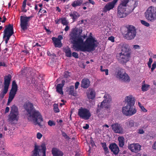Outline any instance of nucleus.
<instances>
[{"mask_svg": "<svg viewBox=\"0 0 156 156\" xmlns=\"http://www.w3.org/2000/svg\"><path fill=\"white\" fill-rule=\"evenodd\" d=\"M112 129L115 133L123 134L124 133V130L122 125L118 123L115 122L111 125Z\"/></svg>", "mask_w": 156, "mask_h": 156, "instance_id": "11", "label": "nucleus"}, {"mask_svg": "<svg viewBox=\"0 0 156 156\" xmlns=\"http://www.w3.org/2000/svg\"><path fill=\"white\" fill-rule=\"evenodd\" d=\"M62 135L66 139H69V138L65 132H62Z\"/></svg>", "mask_w": 156, "mask_h": 156, "instance_id": "53", "label": "nucleus"}, {"mask_svg": "<svg viewBox=\"0 0 156 156\" xmlns=\"http://www.w3.org/2000/svg\"><path fill=\"white\" fill-rule=\"evenodd\" d=\"M29 118L32 119L34 125H37L41 128L42 127L43 125L42 123L43 120L42 116L40 112L35 109L28 116Z\"/></svg>", "mask_w": 156, "mask_h": 156, "instance_id": "2", "label": "nucleus"}, {"mask_svg": "<svg viewBox=\"0 0 156 156\" xmlns=\"http://www.w3.org/2000/svg\"><path fill=\"white\" fill-rule=\"evenodd\" d=\"M81 86L84 88H87L88 87V79L84 78L82 80Z\"/></svg>", "mask_w": 156, "mask_h": 156, "instance_id": "32", "label": "nucleus"}, {"mask_svg": "<svg viewBox=\"0 0 156 156\" xmlns=\"http://www.w3.org/2000/svg\"><path fill=\"white\" fill-rule=\"evenodd\" d=\"M65 82V80H62V83L57 84L56 87L57 92L61 95L63 94L62 89L64 85V83Z\"/></svg>", "mask_w": 156, "mask_h": 156, "instance_id": "23", "label": "nucleus"}, {"mask_svg": "<svg viewBox=\"0 0 156 156\" xmlns=\"http://www.w3.org/2000/svg\"><path fill=\"white\" fill-rule=\"evenodd\" d=\"M57 39L61 41V40L63 39V37L61 35H59L58 36V38H57Z\"/></svg>", "mask_w": 156, "mask_h": 156, "instance_id": "61", "label": "nucleus"}, {"mask_svg": "<svg viewBox=\"0 0 156 156\" xmlns=\"http://www.w3.org/2000/svg\"><path fill=\"white\" fill-rule=\"evenodd\" d=\"M69 15L72 18L73 22H75L80 16L78 12L76 11H73L72 12L70 13Z\"/></svg>", "mask_w": 156, "mask_h": 156, "instance_id": "27", "label": "nucleus"}, {"mask_svg": "<svg viewBox=\"0 0 156 156\" xmlns=\"http://www.w3.org/2000/svg\"><path fill=\"white\" fill-rule=\"evenodd\" d=\"M70 73L68 71H65L64 73V77L65 78H68L70 77Z\"/></svg>", "mask_w": 156, "mask_h": 156, "instance_id": "44", "label": "nucleus"}, {"mask_svg": "<svg viewBox=\"0 0 156 156\" xmlns=\"http://www.w3.org/2000/svg\"><path fill=\"white\" fill-rule=\"evenodd\" d=\"M9 108L8 107H7L5 109V113H8L9 112Z\"/></svg>", "mask_w": 156, "mask_h": 156, "instance_id": "62", "label": "nucleus"}, {"mask_svg": "<svg viewBox=\"0 0 156 156\" xmlns=\"http://www.w3.org/2000/svg\"><path fill=\"white\" fill-rule=\"evenodd\" d=\"M91 139V141L90 144L91 145V146L92 147H93L94 146H95V145L94 143V141L92 140V139L91 137L90 138Z\"/></svg>", "mask_w": 156, "mask_h": 156, "instance_id": "58", "label": "nucleus"}, {"mask_svg": "<svg viewBox=\"0 0 156 156\" xmlns=\"http://www.w3.org/2000/svg\"><path fill=\"white\" fill-rule=\"evenodd\" d=\"M72 55L75 58H78V55L77 53L76 52H73L72 53Z\"/></svg>", "mask_w": 156, "mask_h": 156, "instance_id": "50", "label": "nucleus"}, {"mask_svg": "<svg viewBox=\"0 0 156 156\" xmlns=\"http://www.w3.org/2000/svg\"><path fill=\"white\" fill-rule=\"evenodd\" d=\"M135 101V99L132 95H129L126 96L125 98V102L126 104L125 106H133Z\"/></svg>", "mask_w": 156, "mask_h": 156, "instance_id": "14", "label": "nucleus"}, {"mask_svg": "<svg viewBox=\"0 0 156 156\" xmlns=\"http://www.w3.org/2000/svg\"><path fill=\"white\" fill-rule=\"evenodd\" d=\"M48 124L50 126H55V122L52 121L50 120L48 122Z\"/></svg>", "mask_w": 156, "mask_h": 156, "instance_id": "46", "label": "nucleus"}, {"mask_svg": "<svg viewBox=\"0 0 156 156\" xmlns=\"http://www.w3.org/2000/svg\"><path fill=\"white\" fill-rule=\"evenodd\" d=\"M141 23L142 24L146 27H148L150 26L149 24L144 20H141Z\"/></svg>", "mask_w": 156, "mask_h": 156, "instance_id": "47", "label": "nucleus"}, {"mask_svg": "<svg viewBox=\"0 0 156 156\" xmlns=\"http://www.w3.org/2000/svg\"><path fill=\"white\" fill-rule=\"evenodd\" d=\"M42 136V134L40 133H38L37 134V139H40Z\"/></svg>", "mask_w": 156, "mask_h": 156, "instance_id": "54", "label": "nucleus"}, {"mask_svg": "<svg viewBox=\"0 0 156 156\" xmlns=\"http://www.w3.org/2000/svg\"><path fill=\"white\" fill-rule=\"evenodd\" d=\"M27 0H24L23 2L22 6V12H27V10L25 9L26 7Z\"/></svg>", "mask_w": 156, "mask_h": 156, "instance_id": "39", "label": "nucleus"}, {"mask_svg": "<svg viewBox=\"0 0 156 156\" xmlns=\"http://www.w3.org/2000/svg\"><path fill=\"white\" fill-rule=\"evenodd\" d=\"M96 96V93L94 89L90 88L88 90V101L90 102V105L91 106L94 105V99Z\"/></svg>", "mask_w": 156, "mask_h": 156, "instance_id": "12", "label": "nucleus"}, {"mask_svg": "<svg viewBox=\"0 0 156 156\" xmlns=\"http://www.w3.org/2000/svg\"><path fill=\"white\" fill-rule=\"evenodd\" d=\"M18 90V86L15 80H13L12 83V87L9 92V98L13 99L14 98Z\"/></svg>", "mask_w": 156, "mask_h": 156, "instance_id": "13", "label": "nucleus"}, {"mask_svg": "<svg viewBox=\"0 0 156 156\" xmlns=\"http://www.w3.org/2000/svg\"><path fill=\"white\" fill-rule=\"evenodd\" d=\"M100 68H101L100 69H101V71H102V72H105V74L106 75H108V69H102V68H103V66H100Z\"/></svg>", "mask_w": 156, "mask_h": 156, "instance_id": "49", "label": "nucleus"}, {"mask_svg": "<svg viewBox=\"0 0 156 156\" xmlns=\"http://www.w3.org/2000/svg\"><path fill=\"white\" fill-rule=\"evenodd\" d=\"M150 87V85L148 84H144L142 86V90L144 91L147 90Z\"/></svg>", "mask_w": 156, "mask_h": 156, "instance_id": "42", "label": "nucleus"}, {"mask_svg": "<svg viewBox=\"0 0 156 156\" xmlns=\"http://www.w3.org/2000/svg\"><path fill=\"white\" fill-rule=\"evenodd\" d=\"M121 45L122 47L121 54H129V45L125 43L121 44Z\"/></svg>", "mask_w": 156, "mask_h": 156, "instance_id": "21", "label": "nucleus"}, {"mask_svg": "<svg viewBox=\"0 0 156 156\" xmlns=\"http://www.w3.org/2000/svg\"><path fill=\"white\" fill-rule=\"evenodd\" d=\"M156 67V62H154L153 63V64L152 65V67L151 68V70L152 71H153L154 70V69Z\"/></svg>", "mask_w": 156, "mask_h": 156, "instance_id": "51", "label": "nucleus"}, {"mask_svg": "<svg viewBox=\"0 0 156 156\" xmlns=\"http://www.w3.org/2000/svg\"><path fill=\"white\" fill-rule=\"evenodd\" d=\"M19 115L18 108L15 105H13L11 107L10 113L8 115L9 122L11 124L15 123V122H17L18 121Z\"/></svg>", "mask_w": 156, "mask_h": 156, "instance_id": "3", "label": "nucleus"}, {"mask_svg": "<svg viewBox=\"0 0 156 156\" xmlns=\"http://www.w3.org/2000/svg\"><path fill=\"white\" fill-rule=\"evenodd\" d=\"M147 20L153 22L156 20V9L151 6L147 10L145 13Z\"/></svg>", "mask_w": 156, "mask_h": 156, "instance_id": "8", "label": "nucleus"}, {"mask_svg": "<svg viewBox=\"0 0 156 156\" xmlns=\"http://www.w3.org/2000/svg\"><path fill=\"white\" fill-rule=\"evenodd\" d=\"M64 52L66 54V56L68 57H70L72 56V52L70 49L68 48L65 49L64 50Z\"/></svg>", "mask_w": 156, "mask_h": 156, "instance_id": "36", "label": "nucleus"}, {"mask_svg": "<svg viewBox=\"0 0 156 156\" xmlns=\"http://www.w3.org/2000/svg\"><path fill=\"white\" fill-rule=\"evenodd\" d=\"M128 148L132 152L137 153L140 150L141 146L138 144H133L129 145Z\"/></svg>", "mask_w": 156, "mask_h": 156, "instance_id": "18", "label": "nucleus"}, {"mask_svg": "<svg viewBox=\"0 0 156 156\" xmlns=\"http://www.w3.org/2000/svg\"><path fill=\"white\" fill-rule=\"evenodd\" d=\"M104 97L105 99L103 101H105V102H107L109 103H111L112 101V99L109 94H105Z\"/></svg>", "mask_w": 156, "mask_h": 156, "instance_id": "37", "label": "nucleus"}, {"mask_svg": "<svg viewBox=\"0 0 156 156\" xmlns=\"http://www.w3.org/2000/svg\"><path fill=\"white\" fill-rule=\"evenodd\" d=\"M8 90V89L4 88L3 90L0 94V101H2L4 98L5 95L7 92Z\"/></svg>", "mask_w": 156, "mask_h": 156, "instance_id": "38", "label": "nucleus"}, {"mask_svg": "<svg viewBox=\"0 0 156 156\" xmlns=\"http://www.w3.org/2000/svg\"><path fill=\"white\" fill-rule=\"evenodd\" d=\"M54 110L55 112L57 113L59 112L60 110L57 104H54Z\"/></svg>", "mask_w": 156, "mask_h": 156, "instance_id": "43", "label": "nucleus"}, {"mask_svg": "<svg viewBox=\"0 0 156 156\" xmlns=\"http://www.w3.org/2000/svg\"><path fill=\"white\" fill-rule=\"evenodd\" d=\"M79 84L80 83L79 82L77 81L76 82L75 84V90L77 89L78 88Z\"/></svg>", "mask_w": 156, "mask_h": 156, "instance_id": "55", "label": "nucleus"}, {"mask_svg": "<svg viewBox=\"0 0 156 156\" xmlns=\"http://www.w3.org/2000/svg\"><path fill=\"white\" fill-rule=\"evenodd\" d=\"M129 2V0H123L122 2V6H123L122 7H125L126 6L127 4Z\"/></svg>", "mask_w": 156, "mask_h": 156, "instance_id": "48", "label": "nucleus"}, {"mask_svg": "<svg viewBox=\"0 0 156 156\" xmlns=\"http://www.w3.org/2000/svg\"><path fill=\"white\" fill-rule=\"evenodd\" d=\"M136 34V29L135 27L131 25H129L127 27L124 37L127 40H130L134 38Z\"/></svg>", "mask_w": 156, "mask_h": 156, "instance_id": "5", "label": "nucleus"}, {"mask_svg": "<svg viewBox=\"0 0 156 156\" xmlns=\"http://www.w3.org/2000/svg\"><path fill=\"white\" fill-rule=\"evenodd\" d=\"M117 1L118 0H113L112 2H110L114 6L115 5L117 2Z\"/></svg>", "mask_w": 156, "mask_h": 156, "instance_id": "60", "label": "nucleus"}, {"mask_svg": "<svg viewBox=\"0 0 156 156\" xmlns=\"http://www.w3.org/2000/svg\"><path fill=\"white\" fill-rule=\"evenodd\" d=\"M122 112L126 116H131L135 114L137 110L133 106H124L122 108Z\"/></svg>", "mask_w": 156, "mask_h": 156, "instance_id": "10", "label": "nucleus"}, {"mask_svg": "<svg viewBox=\"0 0 156 156\" xmlns=\"http://www.w3.org/2000/svg\"><path fill=\"white\" fill-rule=\"evenodd\" d=\"M109 147L111 151L113 152V154L115 155L118 154L119 150L118 147L116 144L112 143L110 144Z\"/></svg>", "mask_w": 156, "mask_h": 156, "instance_id": "22", "label": "nucleus"}, {"mask_svg": "<svg viewBox=\"0 0 156 156\" xmlns=\"http://www.w3.org/2000/svg\"><path fill=\"white\" fill-rule=\"evenodd\" d=\"M153 148L154 149H156V142H155L152 146Z\"/></svg>", "mask_w": 156, "mask_h": 156, "instance_id": "64", "label": "nucleus"}, {"mask_svg": "<svg viewBox=\"0 0 156 156\" xmlns=\"http://www.w3.org/2000/svg\"><path fill=\"white\" fill-rule=\"evenodd\" d=\"M121 80L124 82H129L130 81V79L128 74L125 73L121 77Z\"/></svg>", "mask_w": 156, "mask_h": 156, "instance_id": "34", "label": "nucleus"}, {"mask_svg": "<svg viewBox=\"0 0 156 156\" xmlns=\"http://www.w3.org/2000/svg\"><path fill=\"white\" fill-rule=\"evenodd\" d=\"M98 106L100 110L101 108H104L105 109H107L109 108L110 107V103L107 102L103 101L101 103L100 105H98Z\"/></svg>", "mask_w": 156, "mask_h": 156, "instance_id": "28", "label": "nucleus"}, {"mask_svg": "<svg viewBox=\"0 0 156 156\" xmlns=\"http://www.w3.org/2000/svg\"><path fill=\"white\" fill-rule=\"evenodd\" d=\"M82 29L73 30L70 34V40L73 44V48L77 51H88V37L86 35H81Z\"/></svg>", "mask_w": 156, "mask_h": 156, "instance_id": "1", "label": "nucleus"}, {"mask_svg": "<svg viewBox=\"0 0 156 156\" xmlns=\"http://www.w3.org/2000/svg\"><path fill=\"white\" fill-rule=\"evenodd\" d=\"M125 73V72L124 71V70L122 69H119L116 72V76L117 78L121 80V77L122 76V75H123Z\"/></svg>", "mask_w": 156, "mask_h": 156, "instance_id": "29", "label": "nucleus"}, {"mask_svg": "<svg viewBox=\"0 0 156 156\" xmlns=\"http://www.w3.org/2000/svg\"><path fill=\"white\" fill-rule=\"evenodd\" d=\"M82 3L81 0H77L74 1L72 4V6L73 7H76L81 5Z\"/></svg>", "mask_w": 156, "mask_h": 156, "instance_id": "33", "label": "nucleus"}, {"mask_svg": "<svg viewBox=\"0 0 156 156\" xmlns=\"http://www.w3.org/2000/svg\"><path fill=\"white\" fill-rule=\"evenodd\" d=\"M52 40L53 41V44L55 47L60 48L62 46V44L61 41L57 39V38L55 37H52Z\"/></svg>", "mask_w": 156, "mask_h": 156, "instance_id": "25", "label": "nucleus"}, {"mask_svg": "<svg viewBox=\"0 0 156 156\" xmlns=\"http://www.w3.org/2000/svg\"><path fill=\"white\" fill-rule=\"evenodd\" d=\"M78 114L80 118L88 119V109L81 107L78 110Z\"/></svg>", "mask_w": 156, "mask_h": 156, "instance_id": "15", "label": "nucleus"}, {"mask_svg": "<svg viewBox=\"0 0 156 156\" xmlns=\"http://www.w3.org/2000/svg\"><path fill=\"white\" fill-rule=\"evenodd\" d=\"M74 86H70L67 87V91L69 92V94L76 97L77 96V93L76 91L74 90Z\"/></svg>", "mask_w": 156, "mask_h": 156, "instance_id": "24", "label": "nucleus"}, {"mask_svg": "<svg viewBox=\"0 0 156 156\" xmlns=\"http://www.w3.org/2000/svg\"><path fill=\"white\" fill-rule=\"evenodd\" d=\"M61 23L63 25H67L69 23L68 21L66 20V18H61Z\"/></svg>", "mask_w": 156, "mask_h": 156, "instance_id": "41", "label": "nucleus"}, {"mask_svg": "<svg viewBox=\"0 0 156 156\" xmlns=\"http://www.w3.org/2000/svg\"><path fill=\"white\" fill-rule=\"evenodd\" d=\"M108 39L112 42L114 41V37L113 36H111L109 37Z\"/></svg>", "mask_w": 156, "mask_h": 156, "instance_id": "57", "label": "nucleus"}, {"mask_svg": "<svg viewBox=\"0 0 156 156\" xmlns=\"http://www.w3.org/2000/svg\"><path fill=\"white\" fill-rule=\"evenodd\" d=\"M101 144L106 153L108 152V149L107 147L106 143H101Z\"/></svg>", "mask_w": 156, "mask_h": 156, "instance_id": "40", "label": "nucleus"}, {"mask_svg": "<svg viewBox=\"0 0 156 156\" xmlns=\"http://www.w3.org/2000/svg\"><path fill=\"white\" fill-rule=\"evenodd\" d=\"M138 105L143 111L145 112H147L146 109L144 108L143 106L141 104L140 102H138Z\"/></svg>", "mask_w": 156, "mask_h": 156, "instance_id": "45", "label": "nucleus"}, {"mask_svg": "<svg viewBox=\"0 0 156 156\" xmlns=\"http://www.w3.org/2000/svg\"><path fill=\"white\" fill-rule=\"evenodd\" d=\"M114 6L110 2L106 4L103 8V12H106L108 11H109L110 9H112Z\"/></svg>", "mask_w": 156, "mask_h": 156, "instance_id": "30", "label": "nucleus"}, {"mask_svg": "<svg viewBox=\"0 0 156 156\" xmlns=\"http://www.w3.org/2000/svg\"><path fill=\"white\" fill-rule=\"evenodd\" d=\"M23 107L27 111V116L35 109L33 104L29 102H26L24 104Z\"/></svg>", "mask_w": 156, "mask_h": 156, "instance_id": "17", "label": "nucleus"}, {"mask_svg": "<svg viewBox=\"0 0 156 156\" xmlns=\"http://www.w3.org/2000/svg\"><path fill=\"white\" fill-rule=\"evenodd\" d=\"M52 154L53 156H63V152L56 148L52 149Z\"/></svg>", "mask_w": 156, "mask_h": 156, "instance_id": "26", "label": "nucleus"}, {"mask_svg": "<svg viewBox=\"0 0 156 156\" xmlns=\"http://www.w3.org/2000/svg\"><path fill=\"white\" fill-rule=\"evenodd\" d=\"M138 130V133L140 134H143L144 133V131L142 129H139Z\"/></svg>", "mask_w": 156, "mask_h": 156, "instance_id": "56", "label": "nucleus"}, {"mask_svg": "<svg viewBox=\"0 0 156 156\" xmlns=\"http://www.w3.org/2000/svg\"><path fill=\"white\" fill-rule=\"evenodd\" d=\"M13 99L11 98H9L8 99V102L7 104V105H9L10 104V103L12 101Z\"/></svg>", "mask_w": 156, "mask_h": 156, "instance_id": "59", "label": "nucleus"}, {"mask_svg": "<svg viewBox=\"0 0 156 156\" xmlns=\"http://www.w3.org/2000/svg\"><path fill=\"white\" fill-rule=\"evenodd\" d=\"M99 43L91 33L88 35V52L94 51L98 46Z\"/></svg>", "mask_w": 156, "mask_h": 156, "instance_id": "6", "label": "nucleus"}, {"mask_svg": "<svg viewBox=\"0 0 156 156\" xmlns=\"http://www.w3.org/2000/svg\"><path fill=\"white\" fill-rule=\"evenodd\" d=\"M46 147L45 144H42L41 146L35 144L31 156H46Z\"/></svg>", "mask_w": 156, "mask_h": 156, "instance_id": "4", "label": "nucleus"}, {"mask_svg": "<svg viewBox=\"0 0 156 156\" xmlns=\"http://www.w3.org/2000/svg\"><path fill=\"white\" fill-rule=\"evenodd\" d=\"M39 7H40V8L39 9V10L38 12V13H42V12L41 11V10L42 9V6H43V4L42 3L39 4L38 5Z\"/></svg>", "mask_w": 156, "mask_h": 156, "instance_id": "52", "label": "nucleus"}, {"mask_svg": "<svg viewBox=\"0 0 156 156\" xmlns=\"http://www.w3.org/2000/svg\"><path fill=\"white\" fill-rule=\"evenodd\" d=\"M12 77V76L10 74L5 76L4 88L8 89Z\"/></svg>", "mask_w": 156, "mask_h": 156, "instance_id": "20", "label": "nucleus"}, {"mask_svg": "<svg viewBox=\"0 0 156 156\" xmlns=\"http://www.w3.org/2000/svg\"><path fill=\"white\" fill-rule=\"evenodd\" d=\"M125 8L119 6L118 8V16L120 18H122L126 17L127 14L125 12Z\"/></svg>", "mask_w": 156, "mask_h": 156, "instance_id": "19", "label": "nucleus"}, {"mask_svg": "<svg viewBox=\"0 0 156 156\" xmlns=\"http://www.w3.org/2000/svg\"><path fill=\"white\" fill-rule=\"evenodd\" d=\"M124 138L122 136H119L118 138L119 142V146L120 147H122L124 144Z\"/></svg>", "mask_w": 156, "mask_h": 156, "instance_id": "35", "label": "nucleus"}, {"mask_svg": "<svg viewBox=\"0 0 156 156\" xmlns=\"http://www.w3.org/2000/svg\"><path fill=\"white\" fill-rule=\"evenodd\" d=\"M135 122L133 120L129 119L125 122V126L127 128H132L134 126Z\"/></svg>", "mask_w": 156, "mask_h": 156, "instance_id": "31", "label": "nucleus"}, {"mask_svg": "<svg viewBox=\"0 0 156 156\" xmlns=\"http://www.w3.org/2000/svg\"><path fill=\"white\" fill-rule=\"evenodd\" d=\"M33 17V16H21L20 17V26L21 31L25 32L29 27L30 19Z\"/></svg>", "mask_w": 156, "mask_h": 156, "instance_id": "7", "label": "nucleus"}, {"mask_svg": "<svg viewBox=\"0 0 156 156\" xmlns=\"http://www.w3.org/2000/svg\"><path fill=\"white\" fill-rule=\"evenodd\" d=\"M3 38H6L5 43L7 44L11 36L14 34L13 25L9 24L5 27L4 31Z\"/></svg>", "mask_w": 156, "mask_h": 156, "instance_id": "9", "label": "nucleus"}, {"mask_svg": "<svg viewBox=\"0 0 156 156\" xmlns=\"http://www.w3.org/2000/svg\"><path fill=\"white\" fill-rule=\"evenodd\" d=\"M133 47L135 49H138L140 48V46L137 45H134Z\"/></svg>", "mask_w": 156, "mask_h": 156, "instance_id": "63", "label": "nucleus"}, {"mask_svg": "<svg viewBox=\"0 0 156 156\" xmlns=\"http://www.w3.org/2000/svg\"><path fill=\"white\" fill-rule=\"evenodd\" d=\"M119 55L118 59L121 63L124 64L129 61L130 54H119Z\"/></svg>", "mask_w": 156, "mask_h": 156, "instance_id": "16", "label": "nucleus"}]
</instances>
